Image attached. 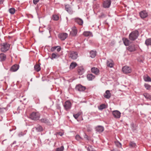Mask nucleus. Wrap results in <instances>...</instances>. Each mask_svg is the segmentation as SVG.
I'll use <instances>...</instances> for the list:
<instances>
[{
	"label": "nucleus",
	"instance_id": "1",
	"mask_svg": "<svg viewBox=\"0 0 151 151\" xmlns=\"http://www.w3.org/2000/svg\"><path fill=\"white\" fill-rule=\"evenodd\" d=\"M138 35V31L137 30H135L129 34V38L130 40L134 41L137 38Z\"/></svg>",
	"mask_w": 151,
	"mask_h": 151
},
{
	"label": "nucleus",
	"instance_id": "2",
	"mask_svg": "<svg viewBox=\"0 0 151 151\" xmlns=\"http://www.w3.org/2000/svg\"><path fill=\"white\" fill-rule=\"evenodd\" d=\"M40 114L38 112H33L30 115L29 118L34 120H37L39 119Z\"/></svg>",
	"mask_w": 151,
	"mask_h": 151
},
{
	"label": "nucleus",
	"instance_id": "3",
	"mask_svg": "<svg viewBox=\"0 0 151 151\" xmlns=\"http://www.w3.org/2000/svg\"><path fill=\"white\" fill-rule=\"evenodd\" d=\"M68 54L69 57L73 60L76 59L78 57V53L76 51H70Z\"/></svg>",
	"mask_w": 151,
	"mask_h": 151
},
{
	"label": "nucleus",
	"instance_id": "4",
	"mask_svg": "<svg viewBox=\"0 0 151 151\" xmlns=\"http://www.w3.org/2000/svg\"><path fill=\"white\" fill-rule=\"evenodd\" d=\"M71 106L72 104L68 100L66 101L63 104L64 109L66 111L69 110L71 109Z\"/></svg>",
	"mask_w": 151,
	"mask_h": 151
},
{
	"label": "nucleus",
	"instance_id": "5",
	"mask_svg": "<svg viewBox=\"0 0 151 151\" xmlns=\"http://www.w3.org/2000/svg\"><path fill=\"white\" fill-rule=\"evenodd\" d=\"M111 0H105L102 3V6L104 8H109L111 6Z\"/></svg>",
	"mask_w": 151,
	"mask_h": 151
},
{
	"label": "nucleus",
	"instance_id": "6",
	"mask_svg": "<svg viewBox=\"0 0 151 151\" xmlns=\"http://www.w3.org/2000/svg\"><path fill=\"white\" fill-rule=\"evenodd\" d=\"M10 47V45L7 43H4L1 48V51L5 52L8 50Z\"/></svg>",
	"mask_w": 151,
	"mask_h": 151
},
{
	"label": "nucleus",
	"instance_id": "7",
	"mask_svg": "<svg viewBox=\"0 0 151 151\" xmlns=\"http://www.w3.org/2000/svg\"><path fill=\"white\" fill-rule=\"evenodd\" d=\"M122 70L125 74L129 73L132 72V70L130 68L127 66L123 67L122 68Z\"/></svg>",
	"mask_w": 151,
	"mask_h": 151
},
{
	"label": "nucleus",
	"instance_id": "8",
	"mask_svg": "<svg viewBox=\"0 0 151 151\" xmlns=\"http://www.w3.org/2000/svg\"><path fill=\"white\" fill-rule=\"evenodd\" d=\"M86 88L85 86H83L81 84L76 85L75 87V89L80 92L84 91Z\"/></svg>",
	"mask_w": 151,
	"mask_h": 151
},
{
	"label": "nucleus",
	"instance_id": "9",
	"mask_svg": "<svg viewBox=\"0 0 151 151\" xmlns=\"http://www.w3.org/2000/svg\"><path fill=\"white\" fill-rule=\"evenodd\" d=\"M136 46L134 44H132L127 47V49L130 52H133L136 50Z\"/></svg>",
	"mask_w": 151,
	"mask_h": 151
},
{
	"label": "nucleus",
	"instance_id": "10",
	"mask_svg": "<svg viewBox=\"0 0 151 151\" xmlns=\"http://www.w3.org/2000/svg\"><path fill=\"white\" fill-rule=\"evenodd\" d=\"M71 29L72 30L70 32V35L72 36H76L78 32L76 28V27L73 26L72 28Z\"/></svg>",
	"mask_w": 151,
	"mask_h": 151
},
{
	"label": "nucleus",
	"instance_id": "11",
	"mask_svg": "<svg viewBox=\"0 0 151 151\" xmlns=\"http://www.w3.org/2000/svg\"><path fill=\"white\" fill-rule=\"evenodd\" d=\"M121 113L117 110L113 111L112 114L115 118H119L120 117Z\"/></svg>",
	"mask_w": 151,
	"mask_h": 151
},
{
	"label": "nucleus",
	"instance_id": "12",
	"mask_svg": "<svg viewBox=\"0 0 151 151\" xmlns=\"http://www.w3.org/2000/svg\"><path fill=\"white\" fill-rule=\"evenodd\" d=\"M139 15L140 17L142 19L146 18L148 16V13L146 11H141L139 12Z\"/></svg>",
	"mask_w": 151,
	"mask_h": 151
},
{
	"label": "nucleus",
	"instance_id": "13",
	"mask_svg": "<svg viewBox=\"0 0 151 151\" xmlns=\"http://www.w3.org/2000/svg\"><path fill=\"white\" fill-rule=\"evenodd\" d=\"M68 34L66 33H63L59 34V37L62 40H64L68 37Z\"/></svg>",
	"mask_w": 151,
	"mask_h": 151
},
{
	"label": "nucleus",
	"instance_id": "14",
	"mask_svg": "<svg viewBox=\"0 0 151 151\" xmlns=\"http://www.w3.org/2000/svg\"><path fill=\"white\" fill-rule=\"evenodd\" d=\"M114 62L112 60L110 59L107 60L106 65L107 67L111 68L114 66Z\"/></svg>",
	"mask_w": 151,
	"mask_h": 151
},
{
	"label": "nucleus",
	"instance_id": "15",
	"mask_svg": "<svg viewBox=\"0 0 151 151\" xmlns=\"http://www.w3.org/2000/svg\"><path fill=\"white\" fill-rule=\"evenodd\" d=\"M65 9L70 14H72L73 12L72 8L70 6V5L68 4L65 5Z\"/></svg>",
	"mask_w": 151,
	"mask_h": 151
},
{
	"label": "nucleus",
	"instance_id": "16",
	"mask_svg": "<svg viewBox=\"0 0 151 151\" xmlns=\"http://www.w3.org/2000/svg\"><path fill=\"white\" fill-rule=\"evenodd\" d=\"M75 22L80 25H82L83 24V21L81 18L76 17L74 18Z\"/></svg>",
	"mask_w": 151,
	"mask_h": 151
},
{
	"label": "nucleus",
	"instance_id": "17",
	"mask_svg": "<svg viewBox=\"0 0 151 151\" xmlns=\"http://www.w3.org/2000/svg\"><path fill=\"white\" fill-rule=\"evenodd\" d=\"M95 129L97 132L101 133L104 131V127L103 126L99 125L96 127Z\"/></svg>",
	"mask_w": 151,
	"mask_h": 151
},
{
	"label": "nucleus",
	"instance_id": "18",
	"mask_svg": "<svg viewBox=\"0 0 151 151\" xmlns=\"http://www.w3.org/2000/svg\"><path fill=\"white\" fill-rule=\"evenodd\" d=\"M19 68V66L17 65H13L10 68V70L12 72L17 71Z\"/></svg>",
	"mask_w": 151,
	"mask_h": 151
},
{
	"label": "nucleus",
	"instance_id": "19",
	"mask_svg": "<svg viewBox=\"0 0 151 151\" xmlns=\"http://www.w3.org/2000/svg\"><path fill=\"white\" fill-rule=\"evenodd\" d=\"M91 72L96 75H98L99 73V70L96 68L93 67L91 69Z\"/></svg>",
	"mask_w": 151,
	"mask_h": 151
},
{
	"label": "nucleus",
	"instance_id": "20",
	"mask_svg": "<svg viewBox=\"0 0 151 151\" xmlns=\"http://www.w3.org/2000/svg\"><path fill=\"white\" fill-rule=\"evenodd\" d=\"M60 56V55L57 53H53L51 55V58L52 60H53L54 59H57Z\"/></svg>",
	"mask_w": 151,
	"mask_h": 151
},
{
	"label": "nucleus",
	"instance_id": "21",
	"mask_svg": "<svg viewBox=\"0 0 151 151\" xmlns=\"http://www.w3.org/2000/svg\"><path fill=\"white\" fill-rule=\"evenodd\" d=\"M104 96L106 99H109V98L111 96V94L109 91L106 90L104 95Z\"/></svg>",
	"mask_w": 151,
	"mask_h": 151
},
{
	"label": "nucleus",
	"instance_id": "22",
	"mask_svg": "<svg viewBox=\"0 0 151 151\" xmlns=\"http://www.w3.org/2000/svg\"><path fill=\"white\" fill-rule=\"evenodd\" d=\"M129 147L132 148H136L137 147L136 143L134 141H130L129 144Z\"/></svg>",
	"mask_w": 151,
	"mask_h": 151
},
{
	"label": "nucleus",
	"instance_id": "23",
	"mask_svg": "<svg viewBox=\"0 0 151 151\" xmlns=\"http://www.w3.org/2000/svg\"><path fill=\"white\" fill-rule=\"evenodd\" d=\"M83 35L85 37H92V33L90 31H85L83 32Z\"/></svg>",
	"mask_w": 151,
	"mask_h": 151
},
{
	"label": "nucleus",
	"instance_id": "24",
	"mask_svg": "<svg viewBox=\"0 0 151 151\" xmlns=\"http://www.w3.org/2000/svg\"><path fill=\"white\" fill-rule=\"evenodd\" d=\"M78 72L79 74L80 75H82L84 73V69L82 66H80L78 68Z\"/></svg>",
	"mask_w": 151,
	"mask_h": 151
},
{
	"label": "nucleus",
	"instance_id": "25",
	"mask_svg": "<svg viewBox=\"0 0 151 151\" xmlns=\"http://www.w3.org/2000/svg\"><path fill=\"white\" fill-rule=\"evenodd\" d=\"M40 121L42 123L47 124H48L50 123L49 120L46 118H42L40 119Z\"/></svg>",
	"mask_w": 151,
	"mask_h": 151
},
{
	"label": "nucleus",
	"instance_id": "26",
	"mask_svg": "<svg viewBox=\"0 0 151 151\" xmlns=\"http://www.w3.org/2000/svg\"><path fill=\"white\" fill-rule=\"evenodd\" d=\"M87 78L89 81H92L95 78V76L92 74H88L87 76Z\"/></svg>",
	"mask_w": 151,
	"mask_h": 151
},
{
	"label": "nucleus",
	"instance_id": "27",
	"mask_svg": "<svg viewBox=\"0 0 151 151\" xmlns=\"http://www.w3.org/2000/svg\"><path fill=\"white\" fill-rule=\"evenodd\" d=\"M122 40L123 42L124 45L126 46H128L129 44L130 41L127 38H123Z\"/></svg>",
	"mask_w": 151,
	"mask_h": 151
},
{
	"label": "nucleus",
	"instance_id": "28",
	"mask_svg": "<svg viewBox=\"0 0 151 151\" xmlns=\"http://www.w3.org/2000/svg\"><path fill=\"white\" fill-rule=\"evenodd\" d=\"M90 56L92 58H93L95 57L96 55V51H91L90 52Z\"/></svg>",
	"mask_w": 151,
	"mask_h": 151
},
{
	"label": "nucleus",
	"instance_id": "29",
	"mask_svg": "<svg viewBox=\"0 0 151 151\" xmlns=\"http://www.w3.org/2000/svg\"><path fill=\"white\" fill-rule=\"evenodd\" d=\"M6 59V55L4 53H1L0 54V59L2 61H4Z\"/></svg>",
	"mask_w": 151,
	"mask_h": 151
},
{
	"label": "nucleus",
	"instance_id": "30",
	"mask_svg": "<svg viewBox=\"0 0 151 151\" xmlns=\"http://www.w3.org/2000/svg\"><path fill=\"white\" fill-rule=\"evenodd\" d=\"M35 129L36 131L38 132H41L43 130L42 127L39 125H38L35 127Z\"/></svg>",
	"mask_w": 151,
	"mask_h": 151
},
{
	"label": "nucleus",
	"instance_id": "31",
	"mask_svg": "<svg viewBox=\"0 0 151 151\" xmlns=\"http://www.w3.org/2000/svg\"><path fill=\"white\" fill-rule=\"evenodd\" d=\"M77 65V64L76 62H73L71 63L70 66V69H72L74 68Z\"/></svg>",
	"mask_w": 151,
	"mask_h": 151
},
{
	"label": "nucleus",
	"instance_id": "32",
	"mask_svg": "<svg viewBox=\"0 0 151 151\" xmlns=\"http://www.w3.org/2000/svg\"><path fill=\"white\" fill-rule=\"evenodd\" d=\"M40 65V64H36L34 66L35 70L37 72H39L41 69Z\"/></svg>",
	"mask_w": 151,
	"mask_h": 151
},
{
	"label": "nucleus",
	"instance_id": "33",
	"mask_svg": "<svg viewBox=\"0 0 151 151\" xmlns=\"http://www.w3.org/2000/svg\"><path fill=\"white\" fill-rule=\"evenodd\" d=\"M107 106L105 104H102L98 106V109L99 110H102L103 109L106 108Z\"/></svg>",
	"mask_w": 151,
	"mask_h": 151
},
{
	"label": "nucleus",
	"instance_id": "34",
	"mask_svg": "<svg viewBox=\"0 0 151 151\" xmlns=\"http://www.w3.org/2000/svg\"><path fill=\"white\" fill-rule=\"evenodd\" d=\"M145 44L147 46L151 45V38H149L146 40Z\"/></svg>",
	"mask_w": 151,
	"mask_h": 151
},
{
	"label": "nucleus",
	"instance_id": "35",
	"mask_svg": "<svg viewBox=\"0 0 151 151\" xmlns=\"http://www.w3.org/2000/svg\"><path fill=\"white\" fill-rule=\"evenodd\" d=\"M143 95L146 99L151 100V95L147 93H144Z\"/></svg>",
	"mask_w": 151,
	"mask_h": 151
},
{
	"label": "nucleus",
	"instance_id": "36",
	"mask_svg": "<svg viewBox=\"0 0 151 151\" xmlns=\"http://www.w3.org/2000/svg\"><path fill=\"white\" fill-rule=\"evenodd\" d=\"M52 19L55 21H57L59 19V17L57 15H53L52 16Z\"/></svg>",
	"mask_w": 151,
	"mask_h": 151
},
{
	"label": "nucleus",
	"instance_id": "37",
	"mask_svg": "<svg viewBox=\"0 0 151 151\" xmlns=\"http://www.w3.org/2000/svg\"><path fill=\"white\" fill-rule=\"evenodd\" d=\"M144 81L147 82H149L151 81V78L148 76L145 77L144 78Z\"/></svg>",
	"mask_w": 151,
	"mask_h": 151
},
{
	"label": "nucleus",
	"instance_id": "38",
	"mask_svg": "<svg viewBox=\"0 0 151 151\" xmlns=\"http://www.w3.org/2000/svg\"><path fill=\"white\" fill-rule=\"evenodd\" d=\"M9 12L11 14H13L15 13V9L14 8H11L9 9Z\"/></svg>",
	"mask_w": 151,
	"mask_h": 151
},
{
	"label": "nucleus",
	"instance_id": "39",
	"mask_svg": "<svg viewBox=\"0 0 151 151\" xmlns=\"http://www.w3.org/2000/svg\"><path fill=\"white\" fill-rule=\"evenodd\" d=\"M116 145L119 147H122L121 144L119 141H117L115 142Z\"/></svg>",
	"mask_w": 151,
	"mask_h": 151
},
{
	"label": "nucleus",
	"instance_id": "40",
	"mask_svg": "<svg viewBox=\"0 0 151 151\" xmlns=\"http://www.w3.org/2000/svg\"><path fill=\"white\" fill-rule=\"evenodd\" d=\"M75 138L76 140L78 141H80L81 139H82V138L78 134H77L76 135Z\"/></svg>",
	"mask_w": 151,
	"mask_h": 151
},
{
	"label": "nucleus",
	"instance_id": "41",
	"mask_svg": "<svg viewBox=\"0 0 151 151\" xmlns=\"http://www.w3.org/2000/svg\"><path fill=\"white\" fill-rule=\"evenodd\" d=\"M81 114V113L80 112H78L76 114H73V116L76 119H77L79 116H80Z\"/></svg>",
	"mask_w": 151,
	"mask_h": 151
},
{
	"label": "nucleus",
	"instance_id": "42",
	"mask_svg": "<svg viewBox=\"0 0 151 151\" xmlns=\"http://www.w3.org/2000/svg\"><path fill=\"white\" fill-rule=\"evenodd\" d=\"M64 150V147L62 146L60 147L57 148L56 150V151H63Z\"/></svg>",
	"mask_w": 151,
	"mask_h": 151
},
{
	"label": "nucleus",
	"instance_id": "43",
	"mask_svg": "<svg viewBox=\"0 0 151 151\" xmlns=\"http://www.w3.org/2000/svg\"><path fill=\"white\" fill-rule=\"evenodd\" d=\"M58 46H56L52 47L51 49V51L52 52L54 51L57 48H58Z\"/></svg>",
	"mask_w": 151,
	"mask_h": 151
},
{
	"label": "nucleus",
	"instance_id": "44",
	"mask_svg": "<svg viewBox=\"0 0 151 151\" xmlns=\"http://www.w3.org/2000/svg\"><path fill=\"white\" fill-rule=\"evenodd\" d=\"M106 15L104 13H102L99 16V18H103L106 17Z\"/></svg>",
	"mask_w": 151,
	"mask_h": 151
},
{
	"label": "nucleus",
	"instance_id": "45",
	"mask_svg": "<svg viewBox=\"0 0 151 151\" xmlns=\"http://www.w3.org/2000/svg\"><path fill=\"white\" fill-rule=\"evenodd\" d=\"M93 149L92 147L91 146H89L87 148V150L88 151H91Z\"/></svg>",
	"mask_w": 151,
	"mask_h": 151
},
{
	"label": "nucleus",
	"instance_id": "46",
	"mask_svg": "<svg viewBox=\"0 0 151 151\" xmlns=\"http://www.w3.org/2000/svg\"><path fill=\"white\" fill-rule=\"evenodd\" d=\"M145 88L147 89H148L150 87V86L147 84H145Z\"/></svg>",
	"mask_w": 151,
	"mask_h": 151
},
{
	"label": "nucleus",
	"instance_id": "47",
	"mask_svg": "<svg viewBox=\"0 0 151 151\" xmlns=\"http://www.w3.org/2000/svg\"><path fill=\"white\" fill-rule=\"evenodd\" d=\"M39 1V0H33V3L34 4L36 5V4Z\"/></svg>",
	"mask_w": 151,
	"mask_h": 151
},
{
	"label": "nucleus",
	"instance_id": "48",
	"mask_svg": "<svg viewBox=\"0 0 151 151\" xmlns=\"http://www.w3.org/2000/svg\"><path fill=\"white\" fill-rule=\"evenodd\" d=\"M24 135V134L22 132H20L18 134V136L19 137H21L22 136H23Z\"/></svg>",
	"mask_w": 151,
	"mask_h": 151
},
{
	"label": "nucleus",
	"instance_id": "49",
	"mask_svg": "<svg viewBox=\"0 0 151 151\" xmlns=\"http://www.w3.org/2000/svg\"><path fill=\"white\" fill-rule=\"evenodd\" d=\"M132 130L133 131H135V130H136V127H134L133 125L132 126Z\"/></svg>",
	"mask_w": 151,
	"mask_h": 151
},
{
	"label": "nucleus",
	"instance_id": "50",
	"mask_svg": "<svg viewBox=\"0 0 151 151\" xmlns=\"http://www.w3.org/2000/svg\"><path fill=\"white\" fill-rule=\"evenodd\" d=\"M58 48L57 49V52H60L61 50V47L60 46H58Z\"/></svg>",
	"mask_w": 151,
	"mask_h": 151
},
{
	"label": "nucleus",
	"instance_id": "51",
	"mask_svg": "<svg viewBox=\"0 0 151 151\" xmlns=\"http://www.w3.org/2000/svg\"><path fill=\"white\" fill-rule=\"evenodd\" d=\"M1 109H2L1 111H2V113L3 112L2 111H3V109H5L6 111H7L8 110L7 106L6 108H1Z\"/></svg>",
	"mask_w": 151,
	"mask_h": 151
},
{
	"label": "nucleus",
	"instance_id": "52",
	"mask_svg": "<svg viewBox=\"0 0 151 151\" xmlns=\"http://www.w3.org/2000/svg\"><path fill=\"white\" fill-rule=\"evenodd\" d=\"M84 138L86 139L87 140H89V139L88 138V136L86 134H85V135L84 136Z\"/></svg>",
	"mask_w": 151,
	"mask_h": 151
},
{
	"label": "nucleus",
	"instance_id": "53",
	"mask_svg": "<svg viewBox=\"0 0 151 151\" xmlns=\"http://www.w3.org/2000/svg\"><path fill=\"white\" fill-rule=\"evenodd\" d=\"M57 108L58 109H60L61 107L59 105H57L56 106Z\"/></svg>",
	"mask_w": 151,
	"mask_h": 151
},
{
	"label": "nucleus",
	"instance_id": "54",
	"mask_svg": "<svg viewBox=\"0 0 151 151\" xmlns=\"http://www.w3.org/2000/svg\"><path fill=\"white\" fill-rule=\"evenodd\" d=\"M111 151H120L117 149H113L111 150Z\"/></svg>",
	"mask_w": 151,
	"mask_h": 151
},
{
	"label": "nucleus",
	"instance_id": "55",
	"mask_svg": "<svg viewBox=\"0 0 151 151\" xmlns=\"http://www.w3.org/2000/svg\"><path fill=\"white\" fill-rule=\"evenodd\" d=\"M4 0H0V4H3Z\"/></svg>",
	"mask_w": 151,
	"mask_h": 151
},
{
	"label": "nucleus",
	"instance_id": "56",
	"mask_svg": "<svg viewBox=\"0 0 151 151\" xmlns=\"http://www.w3.org/2000/svg\"><path fill=\"white\" fill-rule=\"evenodd\" d=\"M16 143V142L15 141H14V142H13V143H12V144L13 145L14 144Z\"/></svg>",
	"mask_w": 151,
	"mask_h": 151
},
{
	"label": "nucleus",
	"instance_id": "57",
	"mask_svg": "<svg viewBox=\"0 0 151 151\" xmlns=\"http://www.w3.org/2000/svg\"><path fill=\"white\" fill-rule=\"evenodd\" d=\"M1 109H1V108L0 107V114L2 113Z\"/></svg>",
	"mask_w": 151,
	"mask_h": 151
},
{
	"label": "nucleus",
	"instance_id": "58",
	"mask_svg": "<svg viewBox=\"0 0 151 151\" xmlns=\"http://www.w3.org/2000/svg\"><path fill=\"white\" fill-rule=\"evenodd\" d=\"M91 151H96L94 150L93 149L92 150H91Z\"/></svg>",
	"mask_w": 151,
	"mask_h": 151
}]
</instances>
